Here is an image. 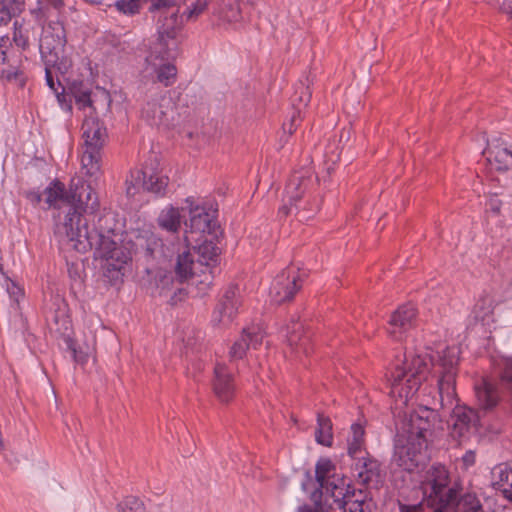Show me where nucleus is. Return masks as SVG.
Masks as SVG:
<instances>
[{
    "label": "nucleus",
    "mask_w": 512,
    "mask_h": 512,
    "mask_svg": "<svg viewBox=\"0 0 512 512\" xmlns=\"http://www.w3.org/2000/svg\"><path fill=\"white\" fill-rule=\"evenodd\" d=\"M459 361L458 349L448 347L439 355L434 364L430 353L421 352L405 355L403 362L395 365L388 376L390 396L394 399L395 409L408 406L421 384L428 380L433 366L439 374L438 388L442 405L452 404L455 399V376Z\"/></svg>",
    "instance_id": "nucleus-1"
},
{
    "label": "nucleus",
    "mask_w": 512,
    "mask_h": 512,
    "mask_svg": "<svg viewBox=\"0 0 512 512\" xmlns=\"http://www.w3.org/2000/svg\"><path fill=\"white\" fill-rule=\"evenodd\" d=\"M99 207L96 193L90 184L81 179L72 182L71 212L67 211L62 222L56 224L55 236L59 243L86 253L92 249V232L82 213L93 214Z\"/></svg>",
    "instance_id": "nucleus-2"
},
{
    "label": "nucleus",
    "mask_w": 512,
    "mask_h": 512,
    "mask_svg": "<svg viewBox=\"0 0 512 512\" xmlns=\"http://www.w3.org/2000/svg\"><path fill=\"white\" fill-rule=\"evenodd\" d=\"M434 418V411L428 408H420L410 414L395 446L394 461L397 466L413 472L425 463L426 434Z\"/></svg>",
    "instance_id": "nucleus-3"
},
{
    "label": "nucleus",
    "mask_w": 512,
    "mask_h": 512,
    "mask_svg": "<svg viewBox=\"0 0 512 512\" xmlns=\"http://www.w3.org/2000/svg\"><path fill=\"white\" fill-rule=\"evenodd\" d=\"M316 483L325 489V505L330 510L342 512H364L366 493L346 485L336 474V467L331 460L322 458L315 467Z\"/></svg>",
    "instance_id": "nucleus-4"
},
{
    "label": "nucleus",
    "mask_w": 512,
    "mask_h": 512,
    "mask_svg": "<svg viewBox=\"0 0 512 512\" xmlns=\"http://www.w3.org/2000/svg\"><path fill=\"white\" fill-rule=\"evenodd\" d=\"M95 259L99 260L104 277L111 283L121 282L131 271L132 248L124 242L122 235L108 230L107 233L92 232Z\"/></svg>",
    "instance_id": "nucleus-5"
},
{
    "label": "nucleus",
    "mask_w": 512,
    "mask_h": 512,
    "mask_svg": "<svg viewBox=\"0 0 512 512\" xmlns=\"http://www.w3.org/2000/svg\"><path fill=\"white\" fill-rule=\"evenodd\" d=\"M423 500L419 504H399L400 512H422L424 505L433 512H443L456 499V491L449 486L448 471L444 466H433L426 471L421 481Z\"/></svg>",
    "instance_id": "nucleus-6"
},
{
    "label": "nucleus",
    "mask_w": 512,
    "mask_h": 512,
    "mask_svg": "<svg viewBox=\"0 0 512 512\" xmlns=\"http://www.w3.org/2000/svg\"><path fill=\"white\" fill-rule=\"evenodd\" d=\"M151 12L157 18L158 37L152 46L166 48V52H176L177 35L181 27L180 7L177 0H152Z\"/></svg>",
    "instance_id": "nucleus-7"
},
{
    "label": "nucleus",
    "mask_w": 512,
    "mask_h": 512,
    "mask_svg": "<svg viewBox=\"0 0 512 512\" xmlns=\"http://www.w3.org/2000/svg\"><path fill=\"white\" fill-rule=\"evenodd\" d=\"M308 180L294 175L288 182L285 189L284 203L279 208V214L282 216H288L293 211H296V215L299 220H308L319 210V201L310 199L303 200Z\"/></svg>",
    "instance_id": "nucleus-8"
},
{
    "label": "nucleus",
    "mask_w": 512,
    "mask_h": 512,
    "mask_svg": "<svg viewBox=\"0 0 512 512\" xmlns=\"http://www.w3.org/2000/svg\"><path fill=\"white\" fill-rule=\"evenodd\" d=\"M174 57L175 52L167 53L166 48L151 46L142 70L143 77L165 87L173 85L177 76V68L171 60Z\"/></svg>",
    "instance_id": "nucleus-9"
},
{
    "label": "nucleus",
    "mask_w": 512,
    "mask_h": 512,
    "mask_svg": "<svg viewBox=\"0 0 512 512\" xmlns=\"http://www.w3.org/2000/svg\"><path fill=\"white\" fill-rule=\"evenodd\" d=\"M169 178L158 165H145L141 170H134L126 180V193L134 197L141 190L152 192L158 195L165 193Z\"/></svg>",
    "instance_id": "nucleus-10"
},
{
    "label": "nucleus",
    "mask_w": 512,
    "mask_h": 512,
    "mask_svg": "<svg viewBox=\"0 0 512 512\" xmlns=\"http://www.w3.org/2000/svg\"><path fill=\"white\" fill-rule=\"evenodd\" d=\"M185 202L190 216L188 223H186L189 230L186 231L185 240L187 243H191L194 240L193 234L199 235L195 239V241H198L204 234L211 233L214 230L217 210L202 201L195 200L193 197H188Z\"/></svg>",
    "instance_id": "nucleus-11"
},
{
    "label": "nucleus",
    "mask_w": 512,
    "mask_h": 512,
    "mask_svg": "<svg viewBox=\"0 0 512 512\" xmlns=\"http://www.w3.org/2000/svg\"><path fill=\"white\" fill-rule=\"evenodd\" d=\"M307 277V272L294 265L288 266L281 271L272 281L269 296L276 304L293 299L295 294L302 288Z\"/></svg>",
    "instance_id": "nucleus-12"
},
{
    "label": "nucleus",
    "mask_w": 512,
    "mask_h": 512,
    "mask_svg": "<svg viewBox=\"0 0 512 512\" xmlns=\"http://www.w3.org/2000/svg\"><path fill=\"white\" fill-rule=\"evenodd\" d=\"M66 31L63 23L50 21L43 27L40 38V53L45 62L56 64L66 45Z\"/></svg>",
    "instance_id": "nucleus-13"
},
{
    "label": "nucleus",
    "mask_w": 512,
    "mask_h": 512,
    "mask_svg": "<svg viewBox=\"0 0 512 512\" xmlns=\"http://www.w3.org/2000/svg\"><path fill=\"white\" fill-rule=\"evenodd\" d=\"M174 106L169 97L147 101L142 109V118L150 125L169 127L174 120Z\"/></svg>",
    "instance_id": "nucleus-14"
},
{
    "label": "nucleus",
    "mask_w": 512,
    "mask_h": 512,
    "mask_svg": "<svg viewBox=\"0 0 512 512\" xmlns=\"http://www.w3.org/2000/svg\"><path fill=\"white\" fill-rule=\"evenodd\" d=\"M238 292L236 286H230L225 291L212 314V323L215 326L226 327L232 323L240 305Z\"/></svg>",
    "instance_id": "nucleus-15"
},
{
    "label": "nucleus",
    "mask_w": 512,
    "mask_h": 512,
    "mask_svg": "<svg viewBox=\"0 0 512 512\" xmlns=\"http://www.w3.org/2000/svg\"><path fill=\"white\" fill-rule=\"evenodd\" d=\"M451 435L460 442L469 438L479 420L477 413L466 406L456 405L453 408Z\"/></svg>",
    "instance_id": "nucleus-16"
},
{
    "label": "nucleus",
    "mask_w": 512,
    "mask_h": 512,
    "mask_svg": "<svg viewBox=\"0 0 512 512\" xmlns=\"http://www.w3.org/2000/svg\"><path fill=\"white\" fill-rule=\"evenodd\" d=\"M416 309L413 304L399 307L391 316L388 334L396 341L403 340L404 335L414 326Z\"/></svg>",
    "instance_id": "nucleus-17"
},
{
    "label": "nucleus",
    "mask_w": 512,
    "mask_h": 512,
    "mask_svg": "<svg viewBox=\"0 0 512 512\" xmlns=\"http://www.w3.org/2000/svg\"><path fill=\"white\" fill-rule=\"evenodd\" d=\"M264 333L258 326L243 329L241 336L233 343L229 351L231 360L242 359L246 351L258 349L262 345Z\"/></svg>",
    "instance_id": "nucleus-18"
},
{
    "label": "nucleus",
    "mask_w": 512,
    "mask_h": 512,
    "mask_svg": "<svg viewBox=\"0 0 512 512\" xmlns=\"http://www.w3.org/2000/svg\"><path fill=\"white\" fill-rule=\"evenodd\" d=\"M82 137L84 148L102 150L107 138V131L96 116L86 114L82 125Z\"/></svg>",
    "instance_id": "nucleus-19"
},
{
    "label": "nucleus",
    "mask_w": 512,
    "mask_h": 512,
    "mask_svg": "<svg viewBox=\"0 0 512 512\" xmlns=\"http://www.w3.org/2000/svg\"><path fill=\"white\" fill-rule=\"evenodd\" d=\"M235 382L227 367L217 364L214 369L213 391L220 402L227 403L235 395Z\"/></svg>",
    "instance_id": "nucleus-20"
},
{
    "label": "nucleus",
    "mask_w": 512,
    "mask_h": 512,
    "mask_svg": "<svg viewBox=\"0 0 512 512\" xmlns=\"http://www.w3.org/2000/svg\"><path fill=\"white\" fill-rule=\"evenodd\" d=\"M43 196L48 208H67V211L71 212L72 185L69 191H67L62 182L53 181L45 188Z\"/></svg>",
    "instance_id": "nucleus-21"
},
{
    "label": "nucleus",
    "mask_w": 512,
    "mask_h": 512,
    "mask_svg": "<svg viewBox=\"0 0 512 512\" xmlns=\"http://www.w3.org/2000/svg\"><path fill=\"white\" fill-rule=\"evenodd\" d=\"M356 460L354 464V473L359 482L362 484H375L377 485L380 482V464L377 460L359 456L354 458Z\"/></svg>",
    "instance_id": "nucleus-22"
},
{
    "label": "nucleus",
    "mask_w": 512,
    "mask_h": 512,
    "mask_svg": "<svg viewBox=\"0 0 512 512\" xmlns=\"http://www.w3.org/2000/svg\"><path fill=\"white\" fill-rule=\"evenodd\" d=\"M286 338L291 349L298 353L308 354L310 351V335L304 331V325L299 321H292L286 328Z\"/></svg>",
    "instance_id": "nucleus-23"
},
{
    "label": "nucleus",
    "mask_w": 512,
    "mask_h": 512,
    "mask_svg": "<svg viewBox=\"0 0 512 512\" xmlns=\"http://www.w3.org/2000/svg\"><path fill=\"white\" fill-rule=\"evenodd\" d=\"M302 489L309 493L313 505H303L300 507V512H327L330 508L325 505V489H322L316 482L314 483L311 479L302 483Z\"/></svg>",
    "instance_id": "nucleus-24"
},
{
    "label": "nucleus",
    "mask_w": 512,
    "mask_h": 512,
    "mask_svg": "<svg viewBox=\"0 0 512 512\" xmlns=\"http://www.w3.org/2000/svg\"><path fill=\"white\" fill-rule=\"evenodd\" d=\"M101 151L96 148H84L81 156V169L85 176L97 181L102 175Z\"/></svg>",
    "instance_id": "nucleus-25"
},
{
    "label": "nucleus",
    "mask_w": 512,
    "mask_h": 512,
    "mask_svg": "<svg viewBox=\"0 0 512 512\" xmlns=\"http://www.w3.org/2000/svg\"><path fill=\"white\" fill-rule=\"evenodd\" d=\"M493 484L512 502V465L500 464L492 470Z\"/></svg>",
    "instance_id": "nucleus-26"
},
{
    "label": "nucleus",
    "mask_w": 512,
    "mask_h": 512,
    "mask_svg": "<svg viewBox=\"0 0 512 512\" xmlns=\"http://www.w3.org/2000/svg\"><path fill=\"white\" fill-rule=\"evenodd\" d=\"M195 261L189 248L179 252L175 263V274L179 282L188 280L194 272Z\"/></svg>",
    "instance_id": "nucleus-27"
},
{
    "label": "nucleus",
    "mask_w": 512,
    "mask_h": 512,
    "mask_svg": "<svg viewBox=\"0 0 512 512\" xmlns=\"http://www.w3.org/2000/svg\"><path fill=\"white\" fill-rule=\"evenodd\" d=\"M483 154L491 164L496 165L498 170L507 169L512 160V149L505 146L493 148L489 145Z\"/></svg>",
    "instance_id": "nucleus-28"
},
{
    "label": "nucleus",
    "mask_w": 512,
    "mask_h": 512,
    "mask_svg": "<svg viewBox=\"0 0 512 512\" xmlns=\"http://www.w3.org/2000/svg\"><path fill=\"white\" fill-rule=\"evenodd\" d=\"M157 221L162 229L177 232L181 225L180 210L173 206H167L161 210Z\"/></svg>",
    "instance_id": "nucleus-29"
},
{
    "label": "nucleus",
    "mask_w": 512,
    "mask_h": 512,
    "mask_svg": "<svg viewBox=\"0 0 512 512\" xmlns=\"http://www.w3.org/2000/svg\"><path fill=\"white\" fill-rule=\"evenodd\" d=\"M476 397L479 406L485 410L493 408L499 399L498 391L488 382H483L476 388Z\"/></svg>",
    "instance_id": "nucleus-30"
},
{
    "label": "nucleus",
    "mask_w": 512,
    "mask_h": 512,
    "mask_svg": "<svg viewBox=\"0 0 512 512\" xmlns=\"http://www.w3.org/2000/svg\"><path fill=\"white\" fill-rule=\"evenodd\" d=\"M364 428L360 424L351 426V433L347 439L348 453L352 458H357L364 453Z\"/></svg>",
    "instance_id": "nucleus-31"
},
{
    "label": "nucleus",
    "mask_w": 512,
    "mask_h": 512,
    "mask_svg": "<svg viewBox=\"0 0 512 512\" xmlns=\"http://www.w3.org/2000/svg\"><path fill=\"white\" fill-rule=\"evenodd\" d=\"M317 443L323 446H331L333 442L332 423L328 417L318 415L317 428L315 431Z\"/></svg>",
    "instance_id": "nucleus-32"
},
{
    "label": "nucleus",
    "mask_w": 512,
    "mask_h": 512,
    "mask_svg": "<svg viewBox=\"0 0 512 512\" xmlns=\"http://www.w3.org/2000/svg\"><path fill=\"white\" fill-rule=\"evenodd\" d=\"M24 8V0H0V25L7 24Z\"/></svg>",
    "instance_id": "nucleus-33"
},
{
    "label": "nucleus",
    "mask_w": 512,
    "mask_h": 512,
    "mask_svg": "<svg viewBox=\"0 0 512 512\" xmlns=\"http://www.w3.org/2000/svg\"><path fill=\"white\" fill-rule=\"evenodd\" d=\"M194 250L199 256L198 262L202 265H209L210 262L215 261L220 252L213 241L206 239L194 247Z\"/></svg>",
    "instance_id": "nucleus-34"
},
{
    "label": "nucleus",
    "mask_w": 512,
    "mask_h": 512,
    "mask_svg": "<svg viewBox=\"0 0 512 512\" xmlns=\"http://www.w3.org/2000/svg\"><path fill=\"white\" fill-rule=\"evenodd\" d=\"M455 512H483V509L476 495L467 493L457 502Z\"/></svg>",
    "instance_id": "nucleus-35"
},
{
    "label": "nucleus",
    "mask_w": 512,
    "mask_h": 512,
    "mask_svg": "<svg viewBox=\"0 0 512 512\" xmlns=\"http://www.w3.org/2000/svg\"><path fill=\"white\" fill-rule=\"evenodd\" d=\"M475 317L479 320H485L493 312V302L490 297L481 298L474 306Z\"/></svg>",
    "instance_id": "nucleus-36"
},
{
    "label": "nucleus",
    "mask_w": 512,
    "mask_h": 512,
    "mask_svg": "<svg viewBox=\"0 0 512 512\" xmlns=\"http://www.w3.org/2000/svg\"><path fill=\"white\" fill-rule=\"evenodd\" d=\"M146 252L152 258L168 257V254L164 251L163 243L161 239L154 235H151L147 239Z\"/></svg>",
    "instance_id": "nucleus-37"
},
{
    "label": "nucleus",
    "mask_w": 512,
    "mask_h": 512,
    "mask_svg": "<svg viewBox=\"0 0 512 512\" xmlns=\"http://www.w3.org/2000/svg\"><path fill=\"white\" fill-rule=\"evenodd\" d=\"M45 64H46V67H45L46 84L55 93L59 103H63L65 101L64 89L62 88V92L58 91V88L61 87V84L59 81H57V82L54 81V78L52 75V70L50 68V66H54L55 64H50L47 62H45Z\"/></svg>",
    "instance_id": "nucleus-38"
},
{
    "label": "nucleus",
    "mask_w": 512,
    "mask_h": 512,
    "mask_svg": "<svg viewBox=\"0 0 512 512\" xmlns=\"http://www.w3.org/2000/svg\"><path fill=\"white\" fill-rule=\"evenodd\" d=\"M13 40L21 48L27 47L29 43V30L18 21L14 23Z\"/></svg>",
    "instance_id": "nucleus-39"
},
{
    "label": "nucleus",
    "mask_w": 512,
    "mask_h": 512,
    "mask_svg": "<svg viewBox=\"0 0 512 512\" xmlns=\"http://www.w3.org/2000/svg\"><path fill=\"white\" fill-rule=\"evenodd\" d=\"M140 1L141 0H118L115 6L118 11L124 14L133 15L139 11Z\"/></svg>",
    "instance_id": "nucleus-40"
},
{
    "label": "nucleus",
    "mask_w": 512,
    "mask_h": 512,
    "mask_svg": "<svg viewBox=\"0 0 512 512\" xmlns=\"http://www.w3.org/2000/svg\"><path fill=\"white\" fill-rule=\"evenodd\" d=\"M73 95L76 101V104L79 106L80 109H90L89 114L92 113V100L90 96V92L87 90H79V91H73Z\"/></svg>",
    "instance_id": "nucleus-41"
},
{
    "label": "nucleus",
    "mask_w": 512,
    "mask_h": 512,
    "mask_svg": "<svg viewBox=\"0 0 512 512\" xmlns=\"http://www.w3.org/2000/svg\"><path fill=\"white\" fill-rule=\"evenodd\" d=\"M6 290L10 297L16 302H18L24 295L23 288L10 279L6 280Z\"/></svg>",
    "instance_id": "nucleus-42"
},
{
    "label": "nucleus",
    "mask_w": 512,
    "mask_h": 512,
    "mask_svg": "<svg viewBox=\"0 0 512 512\" xmlns=\"http://www.w3.org/2000/svg\"><path fill=\"white\" fill-rule=\"evenodd\" d=\"M158 282L157 286L160 289V292H165L167 290H170L173 287L174 284V278L170 273H164L161 272L158 274Z\"/></svg>",
    "instance_id": "nucleus-43"
},
{
    "label": "nucleus",
    "mask_w": 512,
    "mask_h": 512,
    "mask_svg": "<svg viewBox=\"0 0 512 512\" xmlns=\"http://www.w3.org/2000/svg\"><path fill=\"white\" fill-rule=\"evenodd\" d=\"M11 47V41L8 36L0 35V63H5L7 53Z\"/></svg>",
    "instance_id": "nucleus-44"
},
{
    "label": "nucleus",
    "mask_w": 512,
    "mask_h": 512,
    "mask_svg": "<svg viewBox=\"0 0 512 512\" xmlns=\"http://www.w3.org/2000/svg\"><path fill=\"white\" fill-rule=\"evenodd\" d=\"M502 381L508 388L512 389V358L507 359L505 368L502 374Z\"/></svg>",
    "instance_id": "nucleus-45"
},
{
    "label": "nucleus",
    "mask_w": 512,
    "mask_h": 512,
    "mask_svg": "<svg viewBox=\"0 0 512 512\" xmlns=\"http://www.w3.org/2000/svg\"><path fill=\"white\" fill-rule=\"evenodd\" d=\"M43 194L37 191H28L25 194L26 199L33 205H38L42 201Z\"/></svg>",
    "instance_id": "nucleus-46"
},
{
    "label": "nucleus",
    "mask_w": 512,
    "mask_h": 512,
    "mask_svg": "<svg viewBox=\"0 0 512 512\" xmlns=\"http://www.w3.org/2000/svg\"><path fill=\"white\" fill-rule=\"evenodd\" d=\"M475 458V453L472 450L467 451L462 457L464 466L466 468L473 466L475 463Z\"/></svg>",
    "instance_id": "nucleus-47"
},
{
    "label": "nucleus",
    "mask_w": 512,
    "mask_h": 512,
    "mask_svg": "<svg viewBox=\"0 0 512 512\" xmlns=\"http://www.w3.org/2000/svg\"><path fill=\"white\" fill-rule=\"evenodd\" d=\"M303 91L301 92V95L299 97V102L303 106H307V104L310 102L311 99V93L308 91L307 88H304L302 86Z\"/></svg>",
    "instance_id": "nucleus-48"
},
{
    "label": "nucleus",
    "mask_w": 512,
    "mask_h": 512,
    "mask_svg": "<svg viewBox=\"0 0 512 512\" xmlns=\"http://www.w3.org/2000/svg\"><path fill=\"white\" fill-rule=\"evenodd\" d=\"M53 8L59 10L64 6V0H46Z\"/></svg>",
    "instance_id": "nucleus-49"
},
{
    "label": "nucleus",
    "mask_w": 512,
    "mask_h": 512,
    "mask_svg": "<svg viewBox=\"0 0 512 512\" xmlns=\"http://www.w3.org/2000/svg\"><path fill=\"white\" fill-rule=\"evenodd\" d=\"M74 359L80 363H85L87 361V356L81 353H78L75 348H73Z\"/></svg>",
    "instance_id": "nucleus-50"
},
{
    "label": "nucleus",
    "mask_w": 512,
    "mask_h": 512,
    "mask_svg": "<svg viewBox=\"0 0 512 512\" xmlns=\"http://www.w3.org/2000/svg\"><path fill=\"white\" fill-rule=\"evenodd\" d=\"M201 11H202V8H194L193 10L190 11L189 17L197 16L201 13Z\"/></svg>",
    "instance_id": "nucleus-51"
},
{
    "label": "nucleus",
    "mask_w": 512,
    "mask_h": 512,
    "mask_svg": "<svg viewBox=\"0 0 512 512\" xmlns=\"http://www.w3.org/2000/svg\"><path fill=\"white\" fill-rule=\"evenodd\" d=\"M295 121H296V117H295V116H293V117H292V124H291V126H293V124H294V122H295ZM289 132H290V133H292V127H290Z\"/></svg>",
    "instance_id": "nucleus-52"
},
{
    "label": "nucleus",
    "mask_w": 512,
    "mask_h": 512,
    "mask_svg": "<svg viewBox=\"0 0 512 512\" xmlns=\"http://www.w3.org/2000/svg\"><path fill=\"white\" fill-rule=\"evenodd\" d=\"M84 1L87 3H90V4L98 3V0H84Z\"/></svg>",
    "instance_id": "nucleus-53"
}]
</instances>
